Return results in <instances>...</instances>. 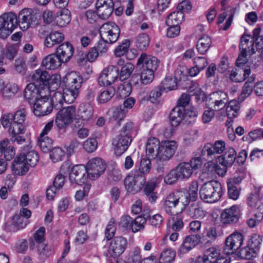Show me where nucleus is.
I'll use <instances>...</instances> for the list:
<instances>
[{
    "mask_svg": "<svg viewBox=\"0 0 263 263\" xmlns=\"http://www.w3.org/2000/svg\"><path fill=\"white\" fill-rule=\"evenodd\" d=\"M79 112L82 119L88 120L92 117L93 109L89 104H82L79 107Z\"/></svg>",
    "mask_w": 263,
    "mask_h": 263,
    "instance_id": "48",
    "label": "nucleus"
},
{
    "mask_svg": "<svg viewBox=\"0 0 263 263\" xmlns=\"http://www.w3.org/2000/svg\"><path fill=\"white\" fill-rule=\"evenodd\" d=\"M200 239L201 237L199 234L190 235L186 236L180 247L179 253L185 254L189 252L199 243Z\"/></svg>",
    "mask_w": 263,
    "mask_h": 263,
    "instance_id": "23",
    "label": "nucleus"
},
{
    "mask_svg": "<svg viewBox=\"0 0 263 263\" xmlns=\"http://www.w3.org/2000/svg\"><path fill=\"white\" fill-rule=\"evenodd\" d=\"M130 41L125 40L115 49L114 54L117 57H121L125 54L129 47Z\"/></svg>",
    "mask_w": 263,
    "mask_h": 263,
    "instance_id": "58",
    "label": "nucleus"
},
{
    "mask_svg": "<svg viewBox=\"0 0 263 263\" xmlns=\"http://www.w3.org/2000/svg\"><path fill=\"white\" fill-rule=\"evenodd\" d=\"M261 29L256 28L253 32V40L250 41V36L242 35L240 39L239 49L241 51L236 61L237 66H240L247 61V56L255 52L254 45L255 44L256 50L263 48V35L260 34Z\"/></svg>",
    "mask_w": 263,
    "mask_h": 263,
    "instance_id": "1",
    "label": "nucleus"
},
{
    "mask_svg": "<svg viewBox=\"0 0 263 263\" xmlns=\"http://www.w3.org/2000/svg\"><path fill=\"white\" fill-rule=\"evenodd\" d=\"M62 63L57 54H50L43 59L42 66L47 69L54 70L59 67Z\"/></svg>",
    "mask_w": 263,
    "mask_h": 263,
    "instance_id": "30",
    "label": "nucleus"
},
{
    "mask_svg": "<svg viewBox=\"0 0 263 263\" xmlns=\"http://www.w3.org/2000/svg\"><path fill=\"white\" fill-rule=\"evenodd\" d=\"M253 243V240L252 239L249 241V246L240 249L236 255L241 258L246 259H251L255 257L257 255L259 242L258 241L254 245Z\"/></svg>",
    "mask_w": 263,
    "mask_h": 263,
    "instance_id": "26",
    "label": "nucleus"
},
{
    "mask_svg": "<svg viewBox=\"0 0 263 263\" xmlns=\"http://www.w3.org/2000/svg\"><path fill=\"white\" fill-rule=\"evenodd\" d=\"M19 88L17 85L15 83H9L6 84L2 97L4 98L9 99L13 98L18 92Z\"/></svg>",
    "mask_w": 263,
    "mask_h": 263,
    "instance_id": "49",
    "label": "nucleus"
},
{
    "mask_svg": "<svg viewBox=\"0 0 263 263\" xmlns=\"http://www.w3.org/2000/svg\"><path fill=\"white\" fill-rule=\"evenodd\" d=\"M241 215L238 205H233L224 209L221 214V221L223 224H233L237 223Z\"/></svg>",
    "mask_w": 263,
    "mask_h": 263,
    "instance_id": "16",
    "label": "nucleus"
},
{
    "mask_svg": "<svg viewBox=\"0 0 263 263\" xmlns=\"http://www.w3.org/2000/svg\"><path fill=\"white\" fill-rule=\"evenodd\" d=\"M62 92L65 103L70 104L74 101L79 94V91L66 88Z\"/></svg>",
    "mask_w": 263,
    "mask_h": 263,
    "instance_id": "53",
    "label": "nucleus"
},
{
    "mask_svg": "<svg viewBox=\"0 0 263 263\" xmlns=\"http://www.w3.org/2000/svg\"><path fill=\"white\" fill-rule=\"evenodd\" d=\"M240 103L235 100L229 102L226 108L227 116L229 119L237 117L239 113Z\"/></svg>",
    "mask_w": 263,
    "mask_h": 263,
    "instance_id": "39",
    "label": "nucleus"
},
{
    "mask_svg": "<svg viewBox=\"0 0 263 263\" xmlns=\"http://www.w3.org/2000/svg\"><path fill=\"white\" fill-rule=\"evenodd\" d=\"M236 158V152L231 147L226 148L223 155L218 156V161L223 166L230 167L232 165Z\"/></svg>",
    "mask_w": 263,
    "mask_h": 263,
    "instance_id": "27",
    "label": "nucleus"
},
{
    "mask_svg": "<svg viewBox=\"0 0 263 263\" xmlns=\"http://www.w3.org/2000/svg\"><path fill=\"white\" fill-rule=\"evenodd\" d=\"M73 54V47L68 42L62 44L57 48L56 54L62 63L68 61Z\"/></svg>",
    "mask_w": 263,
    "mask_h": 263,
    "instance_id": "25",
    "label": "nucleus"
},
{
    "mask_svg": "<svg viewBox=\"0 0 263 263\" xmlns=\"http://www.w3.org/2000/svg\"><path fill=\"white\" fill-rule=\"evenodd\" d=\"M251 73L250 68L241 69L238 71L232 70L230 74V79L234 82H241L246 80Z\"/></svg>",
    "mask_w": 263,
    "mask_h": 263,
    "instance_id": "34",
    "label": "nucleus"
},
{
    "mask_svg": "<svg viewBox=\"0 0 263 263\" xmlns=\"http://www.w3.org/2000/svg\"><path fill=\"white\" fill-rule=\"evenodd\" d=\"M149 42L148 35L146 33H142L137 37L136 46L140 50H144L148 46Z\"/></svg>",
    "mask_w": 263,
    "mask_h": 263,
    "instance_id": "62",
    "label": "nucleus"
},
{
    "mask_svg": "<svg viewBox=\"0 0 263 263\" xmlns=\"http://www.w3.org/2000/svg\"><path fill=\"white\" fill-rule=\"evenodd\" d=\"M119 77V69L109 65L105 68L99 78V83L103 86L110 85Z\"/></svg>",
    "mask_w": 263,
    "mask_h": 263,
    "instance_id": "17",
    "label": "nucleus"
},
{
    "mask_svg": "<svg viewBox=\"0 0 263 263\" xmlns=\"http://www.w3.org/2000/svg\"><path fill=\"white\" fill-rule=\"evenodd\" d=\"M212 45V40L209 35H204L200 37L196 44L198 52L204 54L209 50Z\"/></svg>",
    "mask_w": 263,
    "mask_h": 263,
    "instance_id": "33",
    "label": "nucleus"
},
{
    "mask_svg": "<svg viewBox=\"0 0 263 263\" xmlns=\"http://www.w3.org/2000/svg\"><path fill=\"white\" fill-rule=\"evenodd\" d=\"M186 197L181 191L171 193L163 200L162 210L168 215H177L179 213L178 208L182 210L187 205Z\"/></svg>",
    "mask_w": 263,
    "mask_h": 263,
    "instance_id": "2",
    "label": "nucleus"
},
{
    "mask_svg": "<svg viewBox=\"0 0 263 263\" xmlns=\"http://www.w3.org/2000/svg\"><path fill=\"white\" fill-rule=\"evenodd\" d=\"M63 82L66 88L79 90L82 83V78L78 72L71 71L63 78Z\"/></svg>",
    "mask_w": 263,
    "mask_h": 263,
    "instance_id": "19",
    "label": "nucleus"
},
{
    "mask_svg": "<svg viewBox=\"0 0 263 263\" xmlns=\"http://www.w3.org/2000/svg\"><path fill=\"white\" fill-rule=\"evenodd\" d=\"M26 223L24 221L23 217L18 214L14 215L12 218V223L9 226L8 230L10 232H16L24 228Z\"/></svg>",
    "mask_w": 263,
    "mask_h": 263,
    "instance_id": "41",
    "label": "nucleus"
},
{
    "mask_svg": "<svg viewBox=\"0 0 263 263\" xmlns=\"http://www.w3.org/2000/svg\"><path fill=\"white\" fill-rule=\"evenodd\" d=\"M115 89L113 87H109L102 91L99 97L100 103H104L108 101L115 94Z\"/></svg>",
    "mask_w": 263,
    "mask_h": 263,
    "instance_id": "57",
    "label": "nucleus"
},
{
    "mask_svg": "<svg viewBox=\"0 0 263 263\" xmlns=\"http://www.w3.org/2000/svg\"><path fill=\"white\" fill-rule=\"evenodd\" d=\"M120 30L114 22L104 24L100 29L101 37L104 42L110 44L116 42L119 38Z\"/></svg>",
    "mask_w": 263,
    "mask_h": 263,
    "instance_id": "9",
    "label": "nucleus"
},
{
    "mask_svg": "<svg viewBox=\"0 0 263 263\" xmlns=\"http://www.w3.org/2000/svg\"><path fill=\"white\" fill-rule=\"evenodd\" d=\"M188 213L190 216L195 218L202 217L204 215L203 211L197 203H192L189 206Z\"/></svg>",
    "mask_w": 263,
    "mask_h": 263,
    "instance_id": "60",
    "label": "nucleus"
},
{
    "mask_svg": "<svg viewBox=\"0 0 263 263\" xmlns=\"http://www.w3.org/2000/svg\"><path fill=\"white\" fill-rule=\"evenodd\" d=\"M184 111L185 108L177 106L171 110L170 114V120L173 127L178 126L183 121Z\"/></svg>",
    "mask_w": 263,
    "mask_h": 263,
    "instance_id": "31",
    "label": "nucleus"
},
{
    "mask_svg": "<svg viewBox=\"0 0 263 263\" xmlns=\"http://www.w3.org/2000/svg\"><path fill=\"white\" fill-rule=\"evenodd\" d=\"M34 114L37 117H42L49 114L53 109L51 102L47 95H42L34 103Z\"/></svg>",
    "mask_w": 263,
    "mask_h": 263,
    "instance_id": "13",
    "label": "nucleus"
},
{
    "mask_svg": "<svg viewBox=\"0 0 263 263\" xmlns=\"http://www.w3.org/2000/svg\"><path fill=\"white\" fill-rule=\"evenodd\" d=\"M37 250L40 257L42 259H46L52 254L50 247L44 243H40L37 246Z\"/></svg>",
    "mask_w": 263,
    "mask_h": 263,
    "instance_id": "64",
    "label": "nucleus"
},
{
    "mask_svg": "<svg viewBox=\"0 0 263 263\" xmlns=\"http://www.w3.org/2000/svg\"><path fill=\"white\" fill-rule=\"evenodd\" d=\"M25 133H11V140L13 142H16L18 144H22L26 142H30V138L27 134H24Z\"/></svg>",
    "mask_w": 263,
    "mask_h": 263,
    "instance_id": "59",
    "label": "nucleus"
},
{
    "mask_svg": "<svg viewBox=\"0 0 263 263\" xmlns=\"http://www.w3.org/2000/svg\"><path fill=\"white\" fill-rule=\"evenodd\" d=\"M88 172L89 178L95 180L99 178L105 172L106 168L105 162L100 158L91 159L85 166Z\"/></svg>",
    "mask_w": 263,
    "mask_h": 263,
    "instance_id": "10",
    "label": "nucleus"
},
{
    "mask_svg": "<svg viewBox=\"0 0 263 263\" xmlns=\"http://www.w3.org/2000/svg\"><path fill=\"white\" fill-rule=\"evenodd\" d=\"M180 179H188L193 174L191 165L189 163H181L176 167Z\"/></svg>",
    "mask_w": 263,
    "mask_h": 263,
    "instance_id": "40",
    "label": "nucleus"
},
{
    "mask_svg": "<svg viewBox=\"0 0 263 263\" xmlns=\"http://www.w3.org/2000/svg\"><path fill=\"white\" fill-rule=\"evenodd\" d=\"M222 194V186L220 182L216 180H211L204 183L199 191L200 198L209 203L218 201Z\"/></svg>",
    "mask_w": 263,
    "mask_h": 263,
    "instance_id": "3",
    "label": "nucleus"
},
{
    "mask_svg": "<svg viewBox=\"0 0 263 263\" xmlns=\"http://www.w3.org/2000/svg\"><path fill=\"white\" fill-rule=\"evenodd\" d=\"M152 168L151 161L149 158H142L139 164L138 172L141 175L145 176L148 174Z\"/></svg>",
    "mask_w": 263,
    "mask_h": 263,
    "instance_id": "54",
    "label": "nucleus"
},
{
    "mask_svg": "<svg viewBox=\"0 0 263 263\" xmlns=\"http://www.w3.org/2000/svg\"><path fill=\"white\" fill-rule=\"evenodd\" d=\"M118 82V86L117 93L121 98H125L128 96L132 91V86L128 81L120 80Z\"/></svg>",
    "mask_w": 263,
    "mask_h": 263,
    "instance_id": "43",
    "label": "nucleus"
},
{
    "mask_svg": "<svg viewBox=\"0 0 263 263\" xmlns=\"http://www.w3.org/2000/svg\"><path fill=\"white\" fill-rule=\"evenodd\" d=\"M142 259L141 250L138 247H134L128 255V260L132 263H139Z\"/></svg>",
    "mask_w": 263,
    "mask_h": 263,
    "instance_id": "56",
    "label": "nucleus"
},
{
    "mask_svg": "<svg viewBox=\"0 0 263 263\" xmlns=\"http://www.w3.org/2000/svg\"><path fill=\"white\" fill-rule=\"evenodd\" d=\"M36 19L37 14L32 9H23L19 13L17 17V26L18 25L22 30H26Z\"/></svg>",
    "mask_w": 263,
    "mask_h": 263,
    "instance_id": "14",
    "label": "nucleus"
},
{
    "mask_svg": "<svg viewBox=\"0 0 263 263\" xmlns=\"http://www.w3.org/2000/svg\"><path fill=\"white\" fill-rule=\"evenodd\" d=\"M135 69L134 65L131 63H125L121 69L119 74L120 80H125L127 79L133 73Z\"/></svg>",
    "mask_w": 263,
    "mask_h": 263,
    "instance_id": "50",
    "label": "nucleus"
},
{
    "mask_svg": "<svg viewBox=\"0 0 263 263\" xmlns=\"http://www.w3.org/2000/svg\"><path fill=\"white\" fill-rule=\"evenodd\" d=\"M220 256V250L218 246L211 247L204 252L203 263H215Z\"/></svg>",
    "mask_w": 263,
    "mask_h": 263,
    "instance_id": "29",
    "label": "nucleus"
},
{
    "mask_svg": "<svg viewBox=\"0 0 263 263\" xmlns=\"http://www.w3.org/2000/svg\"><path fill=\"white\" fill-rule=\"evenodd\" d=\"M31 80L37 83H43L45 84L50 78V75L45 70L37 69L35 70L30 76Z\"/></svg>",
    "mask_w": 263,
    "mask_h": 263,
    "instance_id": "37",
    "label": "nucleus"
},
{
    "mask_svg": "<svg viewBox=\"0 0 263 263\" xmlns=\"http://www.w3.org/2000/svg\"><path fill=\"white\" fill-rule=\"evenodd\" d=\"M71 20V13L67 9H62L60 14L55 17L57 25L61 27H65Z\"/></svg>",
    "mask_w": 263,
    "mask_h": 263,
    "instance_id": "38",
    "label": "nucleus"
},
{
    "mask_svg": "<svg viewBox=\"0 0 263 263\" xmlns=\"http://www.w3.org/2000/svg\"><path fill=\"white\" fill-rule=\"evenodd\" d=\"M38 143L44 153H47L53 143V140L48 135V133H41L37 139Z\"/></svg>",
    "mask_w": 263,
    "mask_h": 263,
    "instance_id": "35",
    "label": "nucleus"
},
{
    "mask_svg": "<svg viewBox=\"0 0 263 263\" xmlns=\"http://www.w3.org/2000/svg\"><path fill=\"white\" fill-rule=\"evenodd\" d=\"M96 7L100 17L106 19L112 13L114 4L112 0H98Z\"/></svg>",
    "mask_w": 263,
    "mask_h": 263,
    "instance_id": "20",
    "label": "nucleus"
},
{
    "mask_svg": "<svg viewBox=\"0 0 263 263\" xmlns=\"http://www.w3.org/2000/svg\"><path fill=\"white\" fill-rule=\"evenodd\" d=\"M127 245L126 238L122 236L114 237L110 242L109 249L115 257L119 256L125 250Z\"/></svg>",
    "mask_w": 263,
    "mask_h": 263,
    "instance_id": "21",
    "label": "nucleus"
},
{
    "mask_svg": "<svg viewBox=\"0 0 263 263\" xmlns=\"http://www.w3.org/2000/svg\"><path fill=\"white\" fill-rule=\"evenodd\" d=\"M229 101L227 93L223 91H216L210 93L206 99L210 109L218 110L224 108Z\"/></svg>",
    "mask_w": 263,
    "mask_h": 263,
    "instance_id": "8",
    "label": "nucleus"
},
{
    "mask_svg": "<svg viewBox=\"0 0 263 263\" xmlns=\"http://www.w3.org/2000/svg\"><path fill=\"white\" fill-rule=\"evenodd\" d=\"M57 115L55 124L61 129L70 124L76 116V107L73 106L63 107L59 109Z\"/></svg>",
    "mask_w": 263,
    "mask_h": 263,
    "instance_id": "11",
    "label": "nucleus"
},
{
    "mask_svg": "<svg viewBox=\"0 0 263 263\" xmlns=\"http://www.w3.org/2000/svg\"><path fill=\"white\" fill-rule=\"evenodd\" d=\"M89 178L87 170L84 165L74 166L69 173V181L72 184L82 185L86 182Z\"/></svg>",
    "mask_w": 263,
    "mask_h": 263,
    "instance_id": "15",
    "label": "nucleus"
},
{
    "mask_svg": "<svg viewBox=\"0 0 263 263\" xmlns=\"http://www.w3.org/2000/svg\"><path fill=\"white\" fill-rule=\"evenodd\" d=\"M176 252L172 249H166L161 253L159 263H173L176 257Z\"/></svg>",
    "mask_w": 263,
    "mask_h": 263,
    "instance_id": "45",
    "label": "nucleus"
},
{
    "mask_svg": "<svg viewBox=\"0 0 263 263\" xmlns=\"http://www.w3.org/2000/svg\"><path fill=\"white\" fill-rule=\"evenodd\" d=\"M137 65L141 68H144L154 72L158 68L159 61L155 57L148 55L142 53L138 59Z\"/></svg>",
    "mask_w": 263,
    "mask_h": 263,
    "instance_id": "18",
    "label": "nucleus"
},
{
    "mask_svg": "<svg viewBox=\"0 0 263 263\" xmlns=\"http://www.w3.org/2000/svg\"><path fill=\"white\" fill-rule=\"evenodd\" d=\"M29 166L26 163L23 157L20 154L12 164V169L14 173L18 175H24L29 171Z\"/></svg>",
    "mask_w": 263,
    "mask_h": 263,
    "instance_id": "28",
    "label": "nucleus"
},
{
    "mask_svg": "<svg viewBox=\"0 0 263 263\" xmlns=\"http://www.w3.org/2000/svg\"><path fill=\"white\" fill-rule=\"evenodd\" d=\"M20 154L25 160L26 163L30 167H34L39 162V156L38 153L32 149L30 144L24 146Z\"/></svg>",
    "mask_w": 263,
    "mask_h": 263,
    "instance_id": "22",
    "label": "nucleus"
},
{
    "mask_svg": "<svg viewBox=\"0 0 263 263\" xmlns=\"http://www.w3.org/2000/svg\"><path fill=\"white\" fill-rule=\"evenodd\" d=\"M205 233V237H206L208 238V239L204 242V245L206 246H210L216 240L218 236V232L217 228L214 227H211L206 229Z\"/></svg>",
    "mask_w": 263,
    "mask_h": 263,
    "instance_id": "51",
    "label": "nucleus"
},
{
    "mask_svg": "<svg viewBox=\"0 0 263 263\" xmlns=\"http://www.w3.org/2000/svg\"><path fill=\"white\" fill-rule=\"evenodd\" d=\"M184 18V14L182 12L176 11L170 13L166 19L165 23L167 26L172 25H179Z\"/></svg>",
    "mask_w": 263,
    "mask_h": 263,
    "instance_id": "46",
    "label": "nucleus"
},
{
    "mask_svg": "<svg viewBox=\"0 0 263 263\" xmlns=\"http://www.w3.org/2000/svg\"><path fill=\"white\" fill-rule=\"evenodd\" d=\"M243 241V235L238 232H235L225 240L223 248V253L227 255L237 254Z\"/></svg>",
    "mask_w": 263,
    "mask_h": 263,
    "instance_id": "7",
    "label": "nucleus"
},
{
    "mask_svg": "<svg viewBox=\"0 0 263 263\" xmlns=\"http://www.w3.org/2000/svg\"><path fill=\"white\" fill-rule=\"evenodd\" d=\"M42 95V91L40 90L34 83L28 84L24 90V97L29 103H33Z\"/></svg>",
    "mask_w": 263,
    "mask_h": 263,
    "instance_id": "24",
    "label": "nucleus"
},
{
    "mask_svg": "<svg viewBox=\"0 0 263 263\" xmlns=\"http://www.w3.org/2000/svg\"><path fill=\"white\" fill-rule=\"evenodd\" d=\"M197 116V115L194 108L185 109L182 121L186 125L192 124L195 122Z\"/></svg>",
    "mask_w": 263,
    "mask_h": 263,
    "instance_id": "52",
    "label": "nucleus"
},
{
    "mask_svg": "<svg viewBox=\"0 0 263 263\" xmlns=\"http://www.w3.org/2000/svg\"><path fill=\"white\" fill-rule=\"evenodd\" d=\"M65 154V152L61 147H54L50 152V157L53 162H57L62 160Z\"/></svg>",
    "mask_w": 263,
    "mask_h": 263,
    "instance_id": "61",
    "label": "nucleus"
},
{
    "mask_svg": "<svg viewBox=\"0 0 263 263\" xmlns=\"http://www.w3.org/2000/svg\"><path fill=\"white\" fill-rule=\"evenodd\" d=\"M64 39L63 34L58 31H52L45 39L44 44L48 47H52L55 44L62 42Z\"/></svg>",
    "mask_w": 263,
    "mask_h": 263,
    "instance_id": "32",
    "label": "nucleus"
},
{
    "mask_svg": "<svg viewBox=\"0 0 263 263\" xmlns=\"http://www.w3.org/2000/svg\"><path fill=\"white\" fill-rule=\"evenodd\" d=\"M163 90L161 86L155 87L151 91L148 100L154 104L159 103L161 100L162 91Z\"/></svg>",
    "mask_w": 263,
    "mask_h": 263,
    "instance_id": "55",
    "label": "nucleus"
},
{
    "mask_svg": "<svg viewBox=\"0 0 263 263\" xmlns=\"http://www.w3.org/2000/svg\"><path fill=\"white\" fill-rule=\"evenodd\" d=\"M132 140V137L129 133H120L116 136L111 142L115 154L117 156L122 155L127 150Z\"/></svg>",
    "mask_w": 263,
    "mask_h": 263,
    "instance_id": "6",
    "label": "nucleus"
},
{
    "mask_svg": "<svg viewBox=\"0 0 263 263\" xmlns=\"http://www.w3.org/2000/svg\"><path fill=\"white\" fill-rule=\"evenodd\" d=\"M177 148V144L175 141H166L162 142L159 146L156 154V162H166L174 155Z\"/></svg>",
    "mask_w": 263,
    "mask_h": 263,
    "instance_id": "12",
    "label": "nucleus"
},
{
    "mask_svg": "<svg viewBox=\"0 0 263 263\" xmlns=\"http://www.w3.org/2000/svg\"><path fill=\"white\" fill-rule=\"evenodd\" d=\"M248 203L250 206L256 208V212L263 213V199L259 198L257 192L250 195L248 198Z\"/></svg>",
    "mask_w": 263,
    "mask_h": 263,
    "instance_id": "36",
    "label": "nucleus"
},
{
    "mask_svg": "<svg viewBox=\"0 0 263 263\" xmlns=\"http://www.w3.org/2000/svg\"><path fill=\"white\" fill-rule=\"evenodd\" d=\"M154 78V72L142 68L140 75L141 82L144 85L151 83Z\"/></svg>",
    "mask_w": 263,
    "mask_h": 263,
    "instance_id": "63",
    "label": "nucleus"
},
{
    "mask_svg": "<svg viewBox=\"0 0 263 263\" xmlns=\"http://www.w3.org/2000/svg\"><path fill=\"white\" fill-rule=\"evenodd\" d=\"M171 219H169L167 226L168 231L170 232L171 231H178L180 230L183 226V222L182 218L177 215H174Z\"/></svg>",
    "mask_w": 263,
    "mask_h": 263,
    "instance_id": "42",
    "label": "nucleus"
},
{
    "mask_svg": "<svg viewBox=\"0 0 263 263\" xmlns=\"http://www.w3.org/2000/svg\"><path fill=\"white\" fill-rule=\"evenodd\" d=\"M198 185L196 181L192 182L189 192L181 191L186 195L187 205H189L190 201L194 202L198 198Z\"/></svg>",
    "mask_w": 263,
    "mask_h": 263,
    "instance_id": "44",
    "label": "nucleus"
},
{
    "mask_svg": "<svg viewBox=\"0 0 263 263\" xmlns=\"http://www.w3.org/2000/svg\"><path fill=\"white\" fill-rule=\"evenodd\" d=\"M124 184L127 192L135 194L140 192L146 183L145 177L139 174L137 170L132 171L124 179Z\"/></svg>",
    "mask_w": 263,
    "mask_h": 263,
    "instance_id": "4",
    "label": "nucleus"
},
{
    "mask_svg": "<svg viewBox=\"0 0 263 263\" xmlns=\"http://www.w3.org/2000/svg\"><path fill=\"white\" fill-rule=\"evenodd\" d=\"M50 101L53 108L54 107L57 110L63 108L65 102L62 91H58L54 92Z\"/></svg>",
    "mask_w": 263,
    "mask_h": 263,
    "instance_id": "47",
    "label": "nucleus"
},
{
    "mask_svg": "<svg viewBox=\"0 0 263 263\" xmlns=\"http://www.w3.org/2000/svg\"><path fill=\"white\" fill-rule=\"evenodd\" d=\"M17 16L14 13H4L0 16V39L9 36L17 27Z\"/></svg>",
    "mask_w": 263,
    "mask_h": 263,
    "instance_id": "5",
    "label": "nucleus"
}]
</instances>
